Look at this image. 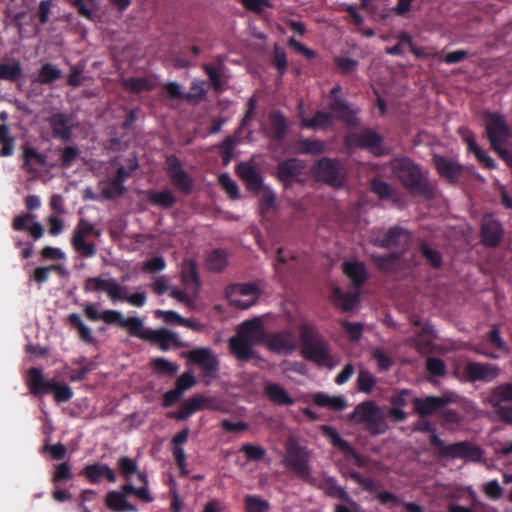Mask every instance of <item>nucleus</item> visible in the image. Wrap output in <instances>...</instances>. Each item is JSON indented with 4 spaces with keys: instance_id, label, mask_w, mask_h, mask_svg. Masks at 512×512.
<instances>
[{
    "instance_id": "obj_1",
    "label": "nucleus",
    "mask_w": 512,
    "mask_h": 512,
    "mask_svg": "<svg viewBox=\"0 0 512 512\" xmlns=\"http://www.w3.org/2000/svg\"><path fill=\"white\" fill-rule=\"evenodd\" d=\"M413 431L429 433V443L439 458L464 459L478 461L483 455L482 449L468 441H460L446 445L436 433V427L426 418H421L413 424Z\"/></svg>"
},
{
    "instance_id": "obj_2",
    "label": "nucleus",
    "mask_w": 512,
    "mask_h": 512,
    "mask_svg": "<svg viewBox=\"0 0 512 512\" xmlns=\"http://www.w3.org/2000/svg\"><path fill=\"white\" fill-rule=\"evenodd\" d=\"M393 171L402 185L413 195H421L427 199L434 197V190L423 174L419 165L408 157L394 160Z\"/></svg>"
},
{
    "instance_id": "obj_3",
    "label": "nucleus",
    "mask_w": 512,
    "mask_h": 512,
    "mask_svg": "<svg viewBox=\"0 0 512 512\" xmlns=\"http://www.w3.org/2000/svg\"><path fill=\"white\" fill-rule=\"evenodd\" d=\"M301 356L318 366H331L329 345L311 323H303L299 327Z\"/></svg>"
},
{
    "instance_id": "obj_4",
    "label": "nucleus",
    "mask_w": 512,
    "mask_h": 512,
    "mask_svg": "<svg viewBox=\"0 0 512 512\" xmlns=\"http://www.w3.org/2000/svg\"><path fill=\"white\" fill-rule=\"evenodd\" d=\"M261 330L262 323L257 318L241 323L236 335L228 341L230 353L240 362H249L255 357L253 346L259 342Z\"/></svg>"
},
{
    "instance_id": "obj_5",
    "label": "nucleus",
    "mask_w": 512,
    "mask_h": 512,
    "mask_svg": "<svg viewBox=\"0 0 512 512\" xmlns=\"http://www.w3.org/2000/svg\"><path fill=\"white\" fill-rule=\"evenodd\" d=\"M27 386L34 396L53 393L57 403H65L72 399L73 391L70 386L60 383L55 378L46 380L39 368L32 367L27 372Z\"/></svg>"
},
{
    "instance_id": "obj_6",
    "label": "nucleus",
    "mask_w": 512,
    "mask_h": 512,
    "mask_svg": "<svg viewBox=\"0 0 512 512\" xmlns=\"http://www.w3.org/2000/svg\"><path fill=\"white\" fill-rule=\"evenodd\" d=\"M121 289H127V286L120 285L114 278L103 279L101 277L88 278L84 283L86 292H106L112 302H128L135 307H142L146 303L145 292H135L131 295H120Z\"/></svg>"
},
{
    "instance_id": "obj_7",
    "label": "nucleus",
    "mask_w": 512,
    "mask_h": 512,
    "mask_svg": "<svg viewBox=\"0 0 512 512\" xmlns=\"http://www.w3.org/2000/svg\"><path fill=\"white\" fill-rule=\"evenodd\" d=\"M355 424H364L372 436L384 434L389 426L381 408L374 401H364L358 404L349 416Z\"/></svg>"
},
{
    "instance_id": "obj_8",
    "label": "nucleus",
    "mask_w": 512,
    "mask_h": 512,
    "mask_svg": "<svg viewBox=\"0 0 512 512\" xmlns=\"http://www.w3.org/2000/svg\"><path fill=\"white\" fill-rule=\"evenodd\" d=\"M126 329L133 337H137L151 343H158L162 351L170 348L171 344L177 343V335L166 328L152 330L145 328L139 317H128L125 323Z\"/></svg>"
},
{
    "instance_id": "obj_9",
    "label": "nucleus",
    "mask_w": 512,
    "mask_h": 512,
    "mask_svg": "<svg viewBox=\"0 0 512 512\" xmlns=\"http://www.w3.org/2000/svg\"><path fill=\"white\" fill-rule=\"evenodd\" d=\"M312 172L318 182L333 188L343 187L347 179L344 166L338 158L318 159L312 166Z\"/></svg>"
},
{
    "instance_id": "obj_10",
    "label": "nucleus",
    "mask_w": 512,
    "mask_h": 512,
    "mask_svg": "<svg viewBox=\"0 0 512 512\" xmlns=\"http://www.w3.org/2000/svg\"><path fill=\"white\" fill-rule=\"evenodd\" d=\"M308 462V454L303 447L297 444H291L287 447L286 456L283 460L285 467L305 483L316 485V478L312 475Z\"/></svg>"
},
{
    "instance_id": "obj_11",
    "label": "nucleus",
    "mask_w": 512,
    "mask_h": 512,
    "mask_svg": "<svg viewBox=\"0 0 512 512\" xmlns=\"http://www.w3.org/2000/svg\"><path fill=\"white\" fill-rule=\"evenodd\" d=\"M186 358L189 364L201 369L203 379H215L220 369L218 357L208 347H196L187 352Z\"/></svg>"
},
{
    "instance_id": "obj_12",
    "label": "nucleus",
    "mask_w": 512,
    "mask_h": 512,
    "mask_svg": "<svg viewBox=\"0 0 512 512\" xmlns=\"http://www.w3.org/2000/svg\"><path fill=\"white\" fill-rule=\"evenodd\" d=\"M458 379L469 382H491L500 374V369L497 365L491 363H481L475 361H468L462 371L455 372Z\"/></svg>"
},
{
    "instance_id": "obj_13",
    "label": "nucleus",
    "mask_w": 512,
    "mask_h": 512,
    "mask_svg": "<svg viewBox=\"0 0 512 512\" xmlns=\"http://www.w3.org/2000/svg\"><path fill=\"white\" fill-rule=\"evenodd\" d=\"M261 294L255 283H236L226 288V295L230 304L242 310L253 306Z\"/></svg>"
},
{
    "instance_id": "obj_14",
    "label": "nucleus",
    "mask_w": 512,
    "mask_h": 512,
    "mask_svg": "<svg viewBox=\"0 0 512 512\" xmlns=\"http://www.w3.org/2000/svg\"><path fill=\"white\" fill-rule=\"evenodd\" d=\"M485 134L490 143V147L498 144H506L511 137V130L505 117L498 112L484 113Z\"/></svg>"
},
{
    "instance_id": "obj_15",
    "label": "nucleus",
    "mask_w": 512,
    "mask_h": 512,
    "mask_svg": "<svg viewBox=\"0 0 512 512\" xmlns=\"http://www.w3.org/2000/svg\"><path fill=\"white\" fill-rule=\"evenodd\" d=\"M382 136L371 128H365L359 132H352L345 138V145L349 149H365L374 155H382Z\"/></svg>"
},
{
    "instance_id": "obj_16",
    "label": "nucleus",
    "mask_w": 512,
    "mask_h": 512,
    "mask_svg": "<svg viewBox=\"0 0 512 512\" xmlns=\"http://www.w3.org/2000/svg\"><path fill=\"white\" fill-rule=\"evenodd\" d=\"M166 171L174 188L183 195H190L194 179L182 167L181 160L174 154L166 157Z\"/></svg>"
},
{
    "instance_id": "obj_17",
    "label": "nucleus",
    "mask_w": 512,
    "mask_h": 512,
    "mask_svg": "<svg viewBox=\"0 0 512 512\" xmlns=\"http://www.w3.org/2000/svg\"><path fill=\"white\" fill-rule=\"evenodd\" d=\"M455 401L456 395L451 393L443 394L441 396L430 395L425 397H414L411 400L414 413L421 418L434 415Z\"/></svg>"
},
{
    "instance_id": "obj_18",
    "label": "nucleus",
    "mask_w": 512,
    "mask_h": 512,
    "mask_svg": "<svg viewBox=\"0 0 512 512\" xmlns=\"http://www.w3.org/2000/svg\"><path fill=\"white\" fill-rule=\"evenodd\" d=\"M88 235L99 236L100 231L88 220L81 218L73 231L72 246L82 257L91 258L96 254V247L93 243L85 241Z\"/></svg>"
},
{
    "instance_id": "obj_19",
    "label": "nucleus",
    "mask_w": 512,
    "mask_h": 512,
    "mask_svg": "<svg viewBox=\"0 0 512 512\" xmlns=\"http://www.w3.org/2000/svg\"><path fill=\"white\" fill-rule=\"evenodd\" d=\"M305 169V163L298 158H288L278 163L276 177L285 189L292 187L293 183H302L299 176Z\"/></svg>"
},
{
    "instance_id": "obj_20",
    "label": "nucleus",
    "mask_w": 512,
    "mask_h": 512,
    "mask_svg": "<svg viewBox=\"0 0 512 512\" xmlns=\"http://www.w3.org/2000/svg\"><path fill=\"white\" fill-rule=\"evenodd\" d=\"M412 234L407 229L400 226L390 227L383 235H378L370 240V243L378 248L389 249L408 245L411 242Z\"/></svg>"
},
{
    "instance_id": "obj_21",
    "label": "nucleus",
    "mask_w": 512,
    "mask_h": 512,
    "mask_svg": "<svg viewBox=\"0 0 512 512\" xmlns=\"http://www.w3.org/2000/svg\"><path fill=\"white\" fill-rule=\"evenodd\" d=\"M266 347L279 355H290L296 349V337L291 330L270 333L265 339Z\"/></svg>"
},
{
    "instance_id": "obj_22",
    "label": "nucleus",
    "mask_w": 512,
    "mask_h": 512,
    "mask_svg": "<svg viewBox=\"0 0 512 512\" xmlns=\"http://www.w3.org/2000/svg\"><path fill=\"white\" fill-rule=\"evenodd\" d=\"M432 160L440 177L452 185L459 183L466 169L462 164L452 158L437 154L433 156Z\"/></svg>"
},
{
    "instance_id": "obj_23",
    "label": "nucleus",
    "mask_w": 512,
    "mask_h": 512,
    "mask_svg": "<svg viewBox=\"0 0 512 512\" xmlns=\"http://www.w3.org/2000/svg\"><path fill=\"white\" fill-rule=\"evenodd\" d=\"M460 133L462 134V139L467 146V150L474 154L475 158L483 168L487 170H493L497 168V163L495 160L477 144L476 137L473 132L466 128H461Z\"/></svg>"
},
{
    "instance_id": "obj_24",
    "label": "nucleus",
    "mask_w": 512,
    "mask_h": 512,
    "mask_svg": "<svg viewBox=\"0 0 512 512\" xmlns=\"http://www.w3.org/2000/svg\"><path fill=\"white\" fill-rule=\"evenodd\" d=\"M504 229L500 221L493 218H484L481 224V242L488 248L499 246L503 238Z\"/></svg>"
},
{
    "instance_id": "obj_25",
    "label": "nucleus",
    "mask_w": 512,
    "mask_h": 512,
    "mask_svg": "<svg viewBox=\"0 0 512 512\" xmlns=\"http://www.w3.org/2000/svg\"><path fill=\"white\" fill-rule=\"evenodd\" d=\"M329 110L334 114L335 118L349 127H356L360 123V119L358 118L359 109L352 107L343 98L331 101Z\"/></svg>"
},
{
    "instance_id": "obj_26",
    "label": "nucleus",
    "mask_w": 512,
    "mask_h": 512,
    "mask_svg": "<svg viewBox=\"0 0 512 512\" xmlns=\"http://www.w3.org/2000/svg\"><path fill=\"white\" fill-rule=\"evenodd\" d=\"M320 429L323 436L330 441L333 447L341 451L346 457L354 459L359 466H362L361 455L339 435L335 428L329 425H322Z\"/></svg>"
},
{
    "instance_id": "obj_27",
    "label": "nucleus",
    "mask_w": 512,
    "mask_h": 512,
    "mask_svg": "<svg viewBox=\"0 0 512 512\" xmlns=\"http://www.w3.org/2000/svg\"><path fill=\"white\" fill-rule=\"evenodd\" d=\"M84 314L86 318L90 321H98L102 320L104 323L108 325L116 324L121 328L126 329V321L127 318H124L122 313L116 310H104L99 313L96 307V304H87L84 307Z\"/></svg>"
},
{
    "instance_id": "obj_28",
    "label": "nucleus",
    "mask_w": 512,
    "mask_h": 512,
    "mask_svg": "<svg viewBox=\"0 0 512 512\" xmlns=\"http://www.w3.org/2000/svg\"><path fill=\"white\" fill-rule=\"evenodd\" d=\"M237 175L245 182L251 192H259L263 188V177L249 162H240L236 166Z\"/></svg>"
},
{
    "instance_id": "obj_29",
    "label": "nucleus",
    "mask_w": 512,
    "mask_h": 512,
    "mask_svg": "<svg viewBox=\"0 0 512 512\" xmlns=\"http://www.w3.org/2000/svg\"><path fill=\"white\" fill-rule=\"evenodd\" d=\"M237 175L245 182L251 192H259L263 188V177L249 162H240L236 166Z\"/></svg>"
},
{
    "instance_id": "obj_30",
    "label": "nucleus",
    "mask_w": 512,
    "mask_h": 512,
    "mask_svg": "<svg viewBox=\"0 0 512 512\" xmlns=\"http://www.w3.org/2000/svg\"><path fill=\"white\" fill-rule=\"evenodd\" d=\"M81 475L92 484L99 483L103 478L110 483L116 482L115 472L107 464H88L82 469Z\"/></svg>"
},
{
    "instance_id": "obj_31",
    "label": "nucleus",
    "mask_w": 512,
    "mask_h": 512,
    "mask_svg": "<svg viewBox=\"0 0 512 512\" xmlns=\"http://www.w3.org/2000/svg\"><path fill=\"white\" fill-rule=\"evenodd\" d=\"M47 122L52 130V135L56 139L67 142L72 136V126L69 123V118L64 113H54L47 118Z\"/></svg>"
},
{
    "instance_id": "obj_32",
    "label": "nucleus",
    "mask_w": 512,
    "mask_h": 512,
    "mask_svg": "<svg viewBox=\"0 0 512 512\" xmlns=\"http://www.w3.org/2000/svg\"><path fill=\"white\" fill-rule=\"evenodd\" d=\"M32 213H23L14 217L12 228L15 231H28L34 240L40 239L44 234V227L40 222L29 223L34 219Z\"/></svg>"
},
{
    "instance_id": "obj_33",
    "label": "nucleus",
    "mask_w": 512,
    "mask_h": 512,
    "mask_svg": "<svg viewBox=\"0 0 512 512\" xmlns=\"http://www.w3.org/2000/svg\"><path fill=\"white\" fill-rule=\"evenodd\" d=\"M189 436V429L186 427L182 429L180 432L175 434V436L172 438L171 444H172V455L174 457L175 463L180 470V473L182 475H187V469H186V453L184 449L182 448V445L185 444L188 440Z\"/></svg>"
},
{
    "instance_id": "obj_34",
    "label": "nucleus",
    "mask_w": 512,
    "mask_h": 512,
    "mask_svg": "<svg viewBox=\"0 0 512 512\" xmlns=\"http://www.w3.org/2000/svg\"><path fill=\"white\" fill-rule=\"evenodd\" d=\"M403 255L404 252L394 251L388 254L372 253L369 258L379 271L392 274L398 270L397 262L401 260Z\"/></svg>"
},
{
    "instance_id": "obj_35",
    "label": "nucleus",
    "mask_w": 512,
    "mask_h": 512,
    "mask_svg": "<svg viewBox=\"0 0 512 512\" xmlns=\"http://www.w3.org/2000/svg\"><path fill=\"white\" fill-rule=\"evenodd\" d=\"M129 176V171L124 166H120L116 171L115 177L102 189V196L107 200L122 196L126 192L124 182Z\"/></svg>"
},
{
    "instance_id": "obj_36",
    "label": "nucleus",
    "mask_w": 512,
    "mask_h": 512,
    "mask_svg": "<svg viewBox=\"0 0 512 512\" xmlns=\"http://www.w3.org/2000/svg\"><path fill=\"white\" fill-rule=\"evenodd\" d=\"M270 127L267 136L273 141L280 143L286 137L289 124L286 117L280 111H274L269 115Z\"/></svg>"
},
{
    "instance_id": "obj_37",
    "label": "nucleus",
    "mask_w": 512,
    "mask_h": 512,
    "mask_svg": "<svg viewBox=\"0 0 512 512\" xmlns=\"http://www.w3.org/2000/svg\"><path fill=\"white\" fill-rule=\"evenodd\" d=\"M264 396L277 406H291L294 398L278 383L269 382L263 388Z\"/></svg>"
},
{
    "instance_id": "obj_38",
    "label": "nucleus",
    "mask_w": 512,
    "mask_h": 512,
    "mask_svg": "<svg viewBox=\"0 0 512 512\" xmlns=\"http://www.w3.org/2000/svg\"><path fill=\"white\" fill-rule=\"evenodd\" d=\"M104 504L112 512H136L138 510L127 500L125 494L114 490L106 494Z\"/></svg>"
},
{
    "instance_id": "obj_39",
    "label": "nucleus",
    "mask_w": 512,
    "mask_h": 512,
    "mask_svg": "<svg viewBox=\"0 0 512 512\" xmlns=\"http://www.w3.org/2000/svg\"><path fill=\"white\" fill-rule=\"evenodd\" d=\"M343 272L356 288H360L367 280L365 264L358 261H346L343 263Z\"/></svg>"
},
{
    "instance_id": "obj_40",
    "label": "nucleus",
    "mask_w": 512,
    "mask_h": 512,
    "mask_svg": "<svg viewBox=\"0 0 512 512\" xmlns=\"http://www.w3.org/2000/svg\"><path fill=\"white\" fill-rule=\"evenodd\" d=\"M315 486L324 491V493L329 497L340 499L342 501L356 505L347 491L343 487L339 486L333 477H327L319 483L316 481Z\"/></svg>"
},
{
    "instance_id": "obj_41",
    "label": "nucleus",
    "mask_w": 512,
    "mask_h": 512,
    "mask_svg": "<svg viewBox=\"0 0 512 512\" xmlns=\"http://www.w3.org/2000/svg\"><path fill=\"white\" fill-rule=\"evenodd\" d=\"M181 280L188 291L197 295L200 290V279L197 265L189 261L184 265L181 272Z\"/></svg>"
},
{
    "instance_id": "obj_42",
    "label": "nucleus",
    "mask_w": 512,
    "mask_h": 512,
    "mask_svg": "<svg viewBox=\"0 0 512 512\" xmlns=\"http://www.w3.org/2000/svg\"><path fill=\"white\" fill-rule=\"evenodd\" d=\"M360 295L355 292H343L340 288L336 287L332 291V301L335 306L340 308L343 312H349L359 303Z\"/></svg>"
},
{
    "instance_id": "obj_43",
    "label": "nucleus",
    "mask_w": 512,
    "mask_h": 512,
    "mask_svg": "<svg viewBox=\"0 0 512 512\" xmlns=\"http://www.w3.org/2000/svg\"><path fill=\"white\" fill-rule=\"evenodd\" d=\"M485 402L491 407L504 405V402H512V383H503L492 388Z\"/></svg>"
},
{
    "instance_id": "obj_44",
    "label": "nucleus",
    "mask_w": 512,
    "mask_h": 512,
    "mask_svg": "<svg viewBox=\"0 0 512 512\" xmlns=\"http://www.w3.org/2000/svg\"><path fill=\"white\" fill-rule=\"evenodd\" d=\"M148 201L161 209H171L177 202L176 197L169 189L161 191H150L148 193Z\"/></svg>"
},
{
    "instance_id": "obj_45",
    "label": "nucleus",
    "mask_w": 512,
    "mask_h": 512,
    "mask_svg": "<svg viewBox=\"0 0 512 512\" xmlns=\"http://www.w3.org/2000/svg\"><path fill=\"white\" fill-rule=\"evenodd\" d=\"M51 272H56L62 277L68 275L67 269L62 264H53L50 266L37 267L30 276V279L34 280L38 285H42L48 281Z\"/></svg>"
},
{
    "instance_id": "obj_46",
    "label": "nucleus",
    "mask_w": 512,
    "mask_h": 512,
    "mask_svg": "<svg viewBox=\"0 0 512 512\" xmlns=\"http://www.w3.org/2000/svg\"><path fill=\"white\" fill-rule=\"evenodd\" d=\"M333 124V116L328 112L317 111L310 119L302 118L301 127L306 129H326Z\"/></svg>"
},
{
    "instance_id": "obj_47",
    "label": "nucleus",
    "mask_w": 512,
    "mask_h": 512,
    "mask_svg": "<svg viewBox=\"0 0 512 512\" xmlns=\"http://www.w3.org/2000/svg\"><path fill=\"white\" fill-rule=\"evenodd\" d=\"M418 249L431 268L438 270L442 267L443 255L439 250L432 248L424 240L419 242Z\"/></svg>"
},
{
    "instance_id": "obj_48",
    "label": "nucleus",
    "mask_w": 512,
    "mask_h": 512,
    "mask_svg": "<svg viewBox=\"0 0 512 512\" xmlns=\"http://www.w3.org/2000/svg\"><path fill=\"white\" fill-rule=\"evenodd\" d=\"M202 69L208 76L212 88L216 92H222L224 90V82L222 81V74L224 70L223 64H220L217 67L212 64H203Z\"/></svg>"
},
{
    "instance_id": "obj_49",
    "label": "nucleus",
    "mask_w": 512,
    "mask_h": 512,
    "mask_svg": "<svg viewBox=\"0 0 512 512\" xmlns=\"http://www.w3.org/2000/svg\"><path fill=\"white\" fill-rule=\"evenodd\" d=\"M227 265V252L224 249H214L208 254L207 267L210 271L221 272Z\"/></svg>"
},
{
    "instance_id": "obj_50",
    "label": "nucleus",
    "mask_w": 512,
    "mask_h": 512,
    "mask_svg": "<svg viewBox=\"0 0 512 512\" xmlns=\"http://www.w3.org/2000/svg\"><path fill=\"white\" fill-rule=\"evenodd\" d=\"M117 466L126 481H131L132 475H136L137 479H139V474H146L139 469L136 461L128 456L120 457L117 461Z\"/></svg>"
},
{
    "instance_id": "obj_51",
    "label": "nucleus",
    "mask_w": 512,
    "mask_h": 512,
    "mask_svg": "<svg viewBox=\"0 0 512 512\" xmlns=\"http://www.w3.org/2000/svg\"><path fill=\"white\" fill-rule=\"evenodd\" d=\"M62 72L51 63H45L38 71L36 81L42 85H49L60 79Z\"/></svg>"
},
{
    "instance_id": "obj_52",
    "label": "nucleus",
    "mask_w": 512,
    "mask_h": 512,
    "mask_svg": "<svg viewBox=\"0 0 512 512\" xmlns=\"http://www.w3.org/2000/svg\"><path fill=\"white\" fill-rule=\"evenodd\" d=\"M69 324L74 327L79 335V338L87 343L91 344L94 342L91 329L82 321L81 317L77 313H72L68 316Z\"/></svg>"
},
{
    "instance_id": "obj_53",
    "label": "nucleus",
    "mask_w": 512,
    "mask_h": 512,
    "mask_svg": "<svg viewBox=\"0 0 512 512\" xmlns=\"http://www.w3.org/2000/svg\"><path fill=\"white\" fill-rule=\"evenodd\" d=\"M326 150L325 144L317 139H301L298 141V152L304 155H320Z\"/></svg>"
},
{
    "instance_id": "obj_54",
    "label": "nucleus",
    "mask_w": 512,
    "mask_h": 512,
    "mask_svg": "<svg viewBox=\"0 0 512 512\" xmlns=\"http://www.w3.org/2000/svg\"><path fill=\"white\" fill-rule=\"evenodd\" d=\"M23 167L31 172L33 168L31 167L32 163H36L39 166H43L46 164V157L40 154L34 147L24 145L23 146Z\"/></svg>"
},
{
    "instance_id": "obj_55",
    "label": "nucleus",
    "mask_w": 512,
    "mask_h": 512,
    "mask_svg": "<svg viewBox=\"0 0 512 512\" xmlns=\"http://www.w3.org/2000/svg\"><path fill=\"white\" fill-rule=\"evenodd\" d=\"M22 76V67L19 61L13 63H0V80L15 82Z\"/></svg>"
},
{
    "instance_id": "obj_56",
    "label": "nucleus",
    "mask_w": 512,
    "mask_h": 512,
    "mask_svg": "<svg viewBox=\"0 0 512 512\" xmlns=\"http://www.w3.org/2000/svg\"><path fill=\"white\" fill-rule=\"evenodd\" d=\"M14 138L9 135V127L6 124L0 125V157L11 156L14 152Z\"/></svg>"
},
{
    "instance_id": "obj_57",
    "label": "nucleus",
    "mask_w": 512,
    "mask_h": 512,
    "mask_svg": "<svg viewBox=\"0 0 512 512\" xmlns=\"http://www.w3.org/2000/svg\"><path fill=\"white\" fill-rule=\"evenodd\" d=\"M124 87L128 89L129 91L139 94L145 91H150L153 89V85L151 82L146 78H136V77H130L124 80L123 82Z\"/></svg>"
},
{
    "instance_id": "obj_58",
    "label": "nucleus",
    "mask_w": 512,
    "mask_h": 512,
    "mask_svg": "<svg viewBox=\"0 0 512 512\" xmlns=\"http://www.w3.org/2000/svg\"><path fill=\"white\" fill-rule=\"evenodd\" d=\"M246 512H268L270 504L259 496L246 495L244 498Z\"/></svg>"
},
{
    "instance_id": "obj_59",
    "label": "nucleus",
    "mask_w": 512,
    "mask_h": 512,
    "mask_svg": "<svg viewBox=\"0 0 512 512\" xmlns=\"http://www.w3.org/2000/svg\"><path fill=\"white\" fill-rule=\"evenodd\" d=\"M154 371L158 374L173 376L178 372L179 366L165 358H155L151 362Z\"/></svg>"
},
{
    "instance_id": "obj_60",
    "label": "nucleus",
    "mask_w": 512,
    "mask_h": 512,
    "mask_svg": "<svg viewBox=\"0 0 512 512\" xmlns=\"http://www.w3.org/2000/svg\"><path fill=\"white\" fill-rule=\"evenodd\" d=\"M240 452L245 455L248 461H260L266 455V450L263 447L250 443L243 444Z\"/></svg>"
},
{
    "instance_id": "obj_61",
    "label": "nucleus",
    "mask_w": 512,
    "mask_h": 512,
    "mask_svg": "<svg viewBox=\"0 0 512 512\" xmlns=\"http://www.w3.org/2000/svg\"><path fill=\"white\" fill-rule=\"evenodd\" d=\"M376 384V378L371 372L367 370H360L357 377L358 390L364 393H371L374 385Z\"/></svg>"
},
{
    "instance_id": "obj_62",
    "label": "nucleus",
    "mask_w": 512,
    "mask_h": 512,
    "mask_svg": "<svg viewBox=\"0 0 512 512\" xmlns=\"http://www.w3.org/2000/svg\"><path fill=\"white\" fill-rule=\"evenodd\" d=\"M260 211L265 213L276 207V195L270 187L261 188Z\"/></svg>"
},
{
    "instance_id": "obj_63",
    "label": "nucleus",
    "mask_w": 512,
    "mask_h": 512,
    "mask_svg": "<svg viewBox=\"0 0 512 512\" xmlns=\"http://www.w3.org/2000/svg\"><path fill=\"white\" fill-rule=\"evenodd\" d=\"M371 191L380 199H389L393 193V188L380 179H373L371 182Z\"/></svg>"
},
{
    "instance_id": "obj_64",
    "label": "nucleus",
    "mask_w": 512,
    "mask_h": 512,
    "mask_svg": "<svg viewBox=\"0 0 512 512\" xmlns=\"http://www.w3.org/2000/svg\"><path fill=\"white\" fill-rule=\"evenodd\" d=\"M334 64L336 68L344 75L355 71L359 65L357 60L342 56L334 57Z\"/></svg>"
}]
</instances>
